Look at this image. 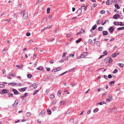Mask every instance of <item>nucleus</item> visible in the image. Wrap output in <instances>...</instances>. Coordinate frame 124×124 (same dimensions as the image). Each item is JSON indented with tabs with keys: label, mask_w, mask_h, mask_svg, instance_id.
Instances as JSON below:
<instances>
[{
	"label": "nucleus",
	"mask_w": 124,
	"mask_h": 124,
	"mask_svg": "<svg viewBox=\"0 0 124 124\" xmlns=\"http://www.w3.org/2000/svg\"><path fill=\"white\" fill-rule=\"evenodd\" d=\"M31 34L30 33L27 32L26 34V35L27 36H29Z\"/></svg>",
	"instance_id": "obj_47"
},
{
	"label": "nucleus",
	"mask_w": 124,
	"mask_h": 124,
	"mask_svg": "<svg viewBox=\"0 0 124 124\" xmlns=\"http://www.w3.org/2000/svg\"><path fill=\"white\" fill-rule=\"evenodd\" d=\"M67 72V71H66L65 72H64L62 73V74L59 75V76H61L62 75H63L64 74H65L66 72Z\"/></svg>",
	"instance_id": "obj_55"
},
{
	"label": "nucleus",
	"mask_w": 124,
	"mask_h": 124,
	"mask_svg": "<svg viewBox=\"0 0 124 124\" xmlns=\"http://www.w3.org/2000/svg\"><path fill=\"white\" fill-rule=\"evenodd\" d=\"M50 8L49 7L48 8L47 10V13L48 14L50 13Z\"/></svg>",
	"instance_id": "obj_28"
},
{
	"label": "nucleus",
	"mask_w": 124,
	"mask_h": 124,
	"mask_svg": "<svg viewBox=\"0 0 124 124\" xmlns=\"http://www.w3.org/2000/svg\"><path fill=\"white\" fill-rule=\"evenodd\" d=\"M38 91H39V90L35 91L33 93V95H35L37 93V92H38Z\"/></svg>",
	"instance_id": "obj_44"
},
{
	"label": "nucleus",
	"mask_w": 124,
	"mask_h": 124,
	"mask_svg": "<svg viewBox=\"0 0 124 124\" xmlns=\"http://www.w3.org/2000/svg\"><path fill=\"white\" fill-rule=\"evenodd\" d=\"M114 24L115 25L118 26L119 24V22H115L114 23Z\"/></svg>",
	"instance_id": "obj_16"
},
{
	"label": "nucleus",
	"mask_w": 124,
	"mask_h": 124,
	"mask_svg": "<svg viewBox=\"0 0 124 124\" xmlns=\"http://www.w3.org/2000/svg\"><path fill=\"white\" fill-rule=\"evenodd\" d=\"M104 78H106V79H108V78H107V76L106 75H104Z\"/></svg>",
	"instance_id": "obj_60"
},
{
	"label": "nucleus",
	"mask_w": 124,
	"mask_h": 124,
	"mask_svg": "<svg viewBox=\"0 0 124 124\" xmlns=\"http://www.w3.org/2000/svg\"><path fill=\"white\" fill-rule=\"evenodd\" d=\"M26 87H24L23 88H21V90L22 91H24L26 90Z\"/></svg>",
	"instance_id": "obj_41"
},
{
	"label": "nucleus",
	"mask_w": 124,
	"mask_h": 124,
	"mask_svg": "<svg viewBox=\"0 0 124 124\" xmlns=\"http://www.w3.org/2000/svg\"><path fill=\"white\" fill-rule=\"evenodd\" d=\"M108 78H111L112 77V75L110 74H109L108 76Z\"/></svg>",
	"instance_id": "obj_50"
},
{
	"label": "nucleus",
	"mask_w": 124,
	"mask_h": 124,
	"mask_svg": "<svg viewBox=\"0 0 124 124\" xmlns=\"http://www.w3.org/2000/svg\"><path fill=\"white\" fill-rule=\"evenodd\" d=\"M36 69L38 70H42L44 69V68L42 66H39L38 68H37Z\"/></svg>",
	"instance_id": "obj_11"
},
{
	"label": "nucleus",
	"mask_w": 124,
	"mask_h": 124,
	"mask_svg": "<svg viewBox=\"0 0 124 124\" xmlns=\"http://www.w3.org/2000/svg\"><path fill=\"white\" fill-rule=\"evenodd\" d=\"M2 93L4 94L7 93H8V91L6 90L3 89L2 91Z\"/></svg>",
	"instance_id": "obj_15"
},
{
	"label": "nucleus",
	"mask_w": 124,
	"mask_h": 124,
	"mask_svg": "<svg viewBox=\"0 0 124 124\" xmlns=\"http://www.w3.org/2000/svg\"><path fill=\"white\" fill-rule=\"evenodd\" d=\"M103 35H107L108 34V32L106 31H102Z\"/></svg>",
	"instance_id": "obj_14"
},
{
	"label": "nucleus",
	"mask_w": 124,
	"mask_h": 124,
	"mask_svg": "<svg viewBox=\"0 0 124 124\" xmlns=\"http://www.w3.org/2000/svg\"><path fill=\"white\" fill-rule=\"evenodd\" d=\"M2 72H3V74H4L5 73V72H6L5 70V69H3L2 70Z\"/></svg>",
	"instance_id": "obj_58"
},
{
	"label": "nucleus",
	"mask_w": 124,
	"mask_h": 124,
	"mask_svg": "<svg viewBox=\"0 0 124 124\" xmlns=\"http://www.w3.org/2000/svg\"><path fill=\"white\" fill-rule=\"evenodd\" d=\"M23 18L24 19H26L28 17V14H23Z\"/></svg>",
	"instance_id": "obj_5"
},
{
	"label": "nucleus",
	"mask_w": 124,
	"mask_h": 124,
	"mask_svg": "<svg viewBox=\"0 0 124 124\" xmlns=\"http://www.w3.org/2000/svg\"><path fill=\"white\" fill-rule=\"evenodd\" d=\"M59 31V29H58V28H57L56 29V30H55V33H56L57 32H58Z\"/></svg>",
	"instance_id": "obj_49"
},
{
	"label": "nucleus",
	"mask_w": 124,
	"mask_h": 124,
	"mask_svg": "<svg viewBox=\"0 0 124 124\" xmlns=\"http://www.w3.org/2000/svg\"><path fill=\"white\" fill-rule=\"evenodd\" d=\"M8 96L9 97H13V94L12 93H9L8 94Z\"/></svg>",
	"instance_id": "obj_26"
},
{
	"label": "nucleus",
	"mask_w": 124,
	"mask_h": 124,
	"mask_svg": "<svg viewBox=\"0 0 124 124\" xmlns=\"http://www.w3.org/2000/svg\"><path fill=\"white\" fill-rule=\"evenodd\" d=\"M82 13L81 10L80 9H78L77 12V13L78 14H80Z\"/></svg>",
	"instance_id": "obj_13"
},
{
	"label": "nucleus",
	"mask_w": 124,
	"mask_h": 124,
	"mask_svg": "<svg viewBox=\"0 0 124 124\" xmlns=\"http://www.w3.org/2000/svg\"><path fill=\"white\" fill-rule=\"evenodd\" d=\"M82 40L81 39V38H80L79 39H78V40H77L76 41V42L78 43L79 42H80Z\"/></svg>",
	"instance_id": "obj_21"
},
{
	"label": "nucleus",
	"mask_w": 124,
	"mask_h": 124,
	"mask_svg": "<svg viewBox=\"0 0 124 124\" xmlns=\"http://www.w3.org/2000/svg\"><path fill=\"white\" fill-rule=\"evenodd\" d=\"M67 54V53H64L63 55L62 56V57H65V55Z\"/></svg>",
	"instance_id": "obj_48"
},
{
	"label": "nucleus",
	"mask_w": 124,
	"mask_h": 124,
	"mask_svg": "<svg viewBox=\"0 0 124 124\" xmlns=\"http://www.w3.org/2000/svg\"><path fill=\"white\" fill-rule=\"evenodd\" d=\"M23 67V66L22 65H19L18 67V68L20 69H21Z\"/></svg>",
	"instance_id": "obj_38"
},
{
	"label": "nucleus",
	"mask_w": 124,
	"mask_h": 124,
	"mask_svg": "<svg viewBox=\"0 0 124 124\" xmlns=\"http://www.w3.org/2000/svg\"><path fill=\"white\" fill-rule=\"evenodd\" d=\"M27 77L29 78H31L32 77V75L31 74H28L27 75Z\"/></svg>",
	"instance_id": "obj_39"
},
{
	"label": "nucleus",
	"mask_w": 124,
	"mask_h": 124,
	"mask_svg": "<svg viewBox=\"0 0 124 124\" xmlns=\"http://www.w3.org/2000/svg\"><path fill=\"white\" fill-rule=\"evenodd\" d=\"M108 98L110 99V100H112V96L111 94L109 95L108 97Z\"/></svg>",
	"instance_id": "obj_24"
},
{
	"label": "nucleus",
	"mask_w": 124,
	"mask_h": 124,
	"mask_svg": "<svg viewBox=\"0 0 124 124\" xmlns=\"http://www.w3.org/2000/svg\"><path fill=\"white\" fill-rule=\"evenodd\" d=\"M106 20H104L102 22V25H103L105 24L106 22Z\"/></svg>",
	"instance_id": "obj_23"
},
{
	"label": "nucleus",
	"mask_w": 124,
	"mask_h": 124,
	"mask_svg": "<svg viewBox=\"0 0 124 124\" xmlns=\"http://www.w3.org/2000/svg\"><path fill=\"white\" fill-rule=\"evenodd\" d=\"M114 30V28L113 27H110L109 29V31L110 33L112 32Z\"/></svg>",
	"instance_id": "obj_12"
},
{
	"label": "nucleus",
	"mask_w": 124,
	"mask_h": 124,
	"mask_svg": "<svg viewBox=\"0 0 124 124\" xmlns=\"http://www.w3.org/2000/svg\"><path fill=\"white\" fill-rule=\"evenodd\" d=\"M105 13V11L104 10H102L100 11V13L101 14H104Z\"/></svg>",
	"instance_id": "obj_42"
},
{
	"label": "nucleus",
	"mask_w": 124,
	"mask_h": 124,
	"mask_svg": "<svg viewBox=\"0 0 124 124\" xmlns=\"http://www.w3.org/2000/svg\"><path fill=\"white\" fill-rule=\"evenodd\" d=\"M46 70L47 71H49L50 70V69L49 68H46Z\"/></svg>",
	"instance_id": "obj_59"
},
{
	"label": "nucleus",
	"mask_w": 124,
	"mask_h": 124,
	"mask_svg": "<svg viewBox=\"0 0 124 124\" xmlns=\"http://www.w3.org/2000/svg\"><path fill=\"white\" fill-rule=\"evenodd\" d=\"M98 110H99L97 108H95V109H94L93 110V112L94 113H95L96 112L98 111Z\"/></svg>",
	"instance_id": "obj_34"
},
{
	"label": "nucleus",
	"mask_w": 124,
	"mask_h": 124,
	"mask_svg": "<svg viewBox=\"0 0 124 124\" xmlns=\"http://www.w3.org/2000/svg\"><path fill=\"white\" fill-rule=\"evenodd\" d=\"M12 90L15 94L17 95L19 94L18 91L16 90L15 89H12Z\"/></svg>",
	"instance_id": "obj_6"
},
{
	"label": "nucleus",
	"mask_w": 124,
	"mask_h": 124,
	"mask_svg": "<svg viewBox=\"0 0 124 124\" xmlns=\"http://www.w3.org/2000/svg\"><path fill=\"white\" fill-rule=\"evenodd\" d=\"M115 7L117 9H119L120 8V7L119 6L118 4H116L115 5Z\"/></svg>",
	"instance_id": "obj_37"
},
{
	"label": "nucleus",
	"mask_w": 124,
	"mask_h": 124,
	"mask_svg": "<svg viewBox=\"0 0 124 124\" xmlns=\"http://www.w3.org/2000/svg\"><path fill=\"white\" fill-rule=\"evenodd\" d=\"M75 70V68H73L71 69H70V70H69V72H71L72 71H73V70Z\"/></svg>",
	"instance_id": "obj_40"
},
{
	"label": "nucleus",
	"mask_w": 124,
	"mask_h": 124,
	"mask_svg": "<svg viewBox=\"0 0 124 124\" xmlns=\"http://www.w3.org/2000/svg\"><path fill=\"white\" fill-rule=\"evenodd\" d=\"M115 82L114 81H110L109 82V83L111 85H113Z\"/></svg>",
	"instance_id": "obj_18"
},
{
	"label": "nucleus",
	"mask_w": 124,
	"mask_h": 124,
	"mask_svg": "<svg viewBox=\"0 0 124 124\" xmlns=\"http://www.w3.org/2000/svg\"><path fill=\"white\" fill-rule=\"evenodd\" d=\"M119 65L120 66L121 68H123L124 66V65L122 63H119Z\"/></svg>",
	"instance_id": "obj_33"
},
{
	"label": "nucleus",
	"mask_w": 124,
	"mask_h": 124,
	"mask_svg": "<svg viewBox=\"0 0 124 124\" xmlns=\"http://www.w3.org/2000/svg\"><path fill=\"white\" fill-rule=\"evenodd\" d=\"M5 85H4L0 84V87H4Z\"/></svg>",
	"instance_id": "obj_51"
},
{
	"label": "nucleus",
	"mask_w": 124,
	"mask_h": 124,
	"mask_svg": "<svg viewBox=\"0 0 124 124\" xmlns=\"http://www.w3.org/2000/svg\"><path fill=\"white\" fill-rule=\"evenodd\" d=\"M104 60L106 62H108L110 63L112 62L113 60L111 58L109 57H107Z\"/></svg>",
	"instance_id": "obj_2"
},
{
	"label": "nucleus",
	"mask_w": 124,
	"mask_h": 124,
	"mask_svg": "<svg viewBox=\"0 0 124 124\" xmlns=\"http://www.w3.org/2000/svg\"><path fill=\"white\" fill-rule=\"evenodd\" d=\"M124 29V27H119L117 29V30L118 31H119L120 30Z\"/></svg>",
	"instance_id": "obj_27"
},
{
	"label": "nucleus",
	"mask_w": 124,
	"mask_h": 124,
	"mask_svg": "<svg viewBox=\"0 0 124 124\" xmlns=\"http://www.w3.org/2000/svg\"><path fill=\"white\" fill-rule=\"evenodd\" d=\"M104 102L103 101H102V102H100L96 104V105H102L103 104H104Z\"/></svg>",
	"instance_id": "obj_19"
},
{
	"label": "nucleus",
	"mask_w": 124,
	"mask_h": 124,
	"mask_svg": "<svg viewBox=\"0 0 124 124\" xmlns=\"http://www.w3.org/2000/svg\"><path fill=\"white\" fill-rule=\"evenodd\" d=\"M113 0H108L106 2V4L108 5H110L113 3Z\"/></svg>",
	"instance_id": "obj_4"
},
{
	"label": "nucleus",
	"mask_w": 124,
	"mask_h": 124,
	"mask_svg": "<svg viewBox=\"0 0 124 124\" xmlns=\"http://www.w3.org/2000/svg\"><path fill=\"white\" fill-rule=\"evenodd\" d=\"M62 68L60 67H58L57 68L55 69V70H56L57 71H58L61 70Z\"/></svg>",
	"instance_id": "obj_22"
},
{
	"label": "nucleus",
	"mask_w": 124,
	"mask_h": 124,
	"mask_svg": "<svg viewBox=\"0 0 124 124\" xmlns=\"http://www.w3.org/2000/svg\"><path fill=\"white\" fill-rule=\"evenodd\" d=\"M96 6H97V5L96 3L94 4H93V7H95Z\"/></svg>",
	"instance_id": "obj_63"
},
{
	"label": "nucleus",
	"mask_w": 124,
	"mask_h": 124,
	"mask_svg": "<svg viewBox=\"0 0 124 124\" xmlns=\"http://www.w3.org/2000/svg\"><path fill=\"white\" fill-rule=\"evenodd\" d=\"M103 27H100L98 28V30L100 31H101L102 30V28Z\"/></svg>",
	"instance_id": "obj_43"
},
{
	"label": "nucleus",
	"mask_w": 124,
	"mask_h": 124,
	"mask_svg": "<svg viewBox=\"0 0 124 124\" xmlns=\"http://www.w3.org/2000/svg\"><path fill=\"white\" fill-rule=\"evenodd\" d=\"M54 97V96L53 94H51L50 95V98L51 99H53Z\"/></svg>",
	"instance_id": "obj_32"
},
{
	"label": "nucleus",
	"mask_w": 124,
	"mask_h": 124,
	"mask_svg": "<svg viewBox=\"0 0 124 124\" xmlns=\"http://www.w3.org/2000/svg\"><path fill=\"white\" fill-rule=\"evenodd\" d=\"M52 72H56V70H55V69L54 70H51Z\"/></svg>",
	"instance_id": "obj_61"
},
{
	"label": "nucleus",
	"mask_w": 124,
	"mask_h": 124,
	"mask_svg": "<svg viewBox=\"0 0 124 124\" xmlns=\"http://www.w3.org/2000/svg\"><path fill=\"white\" fill-rule=\"evenodd\" d=\"M49 91V89H46V91H45L46 93H48Z\"/></svg>",
	"instance_id": "obj_57"
},
{
	"label": "nucleus",
	"mask_w": 124,
	"mask_h": 124,
	"mask_svg": "<svg viewBox=\"0 0 124 124\" xmlns=\"http://www.w3.org/2000/svg\"><path fill=\"white\" fill-rule=\"evenodd\" d=\"M47 112L48 114H51V112L50 110H47Z\"/></svg>",
	"instance_id": "obj_54"
},
{
	"label": "nucleus",
	"mask_w": 124,
	"mask_h": 124,
	"mask_svg": "<svg viewBox=\"0 0 124 124\" xmlns=\"http://www.w3.org/2000/svg\"><path fill=\"white\" fill-rule=\"evenodd\" d=\"M25 11V10H23L20 13L21 14H22L23 13H24Z\"/></svg>",
	"instance_id": "obj_52"
},
{
	"label": "nucleus",
	"mask_w": 124,
	"mask_h": 124,
	"mask_svg": "<svg viewBox=\"0 0 124 124\" xmlns=\"http://www.w3.org/2000/svg\"><path fill=\"white\" fill-rule=\"evenodd\" d=\"M40 114L43 116V115H44L45 114V112L44 111H42L40 112Z\"/></svg>",
	"instance_id": "obj_53"
},
{
	"label": "nucleus",
	"mask_w": 124,
	"mask_h": 124,
	"mask_svg": "<svg viewBox=\"0 0 124 124\" xmlns=\"http://www.w3.org/2000/svg\"><path fill=\"white\" fill-rule=\"evenodd\" d=\"M88 43L90 44L92 43H93V41L91 39H89L88 41Z\"/></svg>",
	"instance_id": "obj_29"
},
{
	"label": "nucleus",
	"mask_w": 124,
	"mask_h": 124,
	"mask_svg": "<svg viewBox=\"0 0 124 124\" xmlns=\"http://www.w3.org/2000/svg\"><path fill=\"white\" fill-rule=\"evenodd\" d=\"M49 62L51 64L53 63L54 62V61L53 60Z\"/></svg>",
	"instance_id": "obj_62"
},
{
	"label": "nucleus",
	"mask_w": 124,
	"mask_h": 124,
	"mask_svg": "<svg viewBox=\"0 0 124 124\" xmlns=\"http://www.w3.org/2000/svg\"><path fill=\"white\" fill-rule=\"evenodd\" d=\"M97 27V25L96 24H95L92 27L91 29L90 30V31H92L95 30Z\"/></svg>",
	"instance_id": "obj_9"
},
{
	"label": "nucleus",
	"mask_w": 124,
	"mask_h": 124,
	"mask_svg": "<svg viewBox=\"0 0 124 124\" xmlns=\"http://www.w3.org/2000/svg\"><path fill=\"white\" fill-rule=\"evenodd\" d=\"M38 86V85L36 84L33 83L30 86V87L31 89H35L37 88Z\"/></svg>",
	"instance_id": "obj_1"
},
{
	"label": "nucleus",
	"mask_w": 124,
	"mask_h": 124,
	"mask_svg": "<svg viewBox=\"0 0 124 124\" xmlns=\"http://www.w3.org/2000/svg\"><path fill=\"white\" fill-rule=\"evenodd\" d=\"M96 22L97 23V25L100 24V20L99 19H98L96 21Z\"/></svg>",
	"instance_id": "obj_35"
},
{
	"label": "nucleus",
	"mask_w": 124,
	"mask_h": 124,
	"mask_svg": "<svg viewBox=\"0 0 124 124\" xmlns=\"http://www.w3.org/2000/svg\"><path fill=\"white\" fill-rule=\"evenodd\" d=\"M120 16L118 14H116L113 16V18L114 19H116L119 17Z\"/></svg>",
	"instance_id": "obj_7"
},
{
	"label": "nucleus",
	"mask_w": 124,
	"mask_h": 124,
	"mask_svg": "<svg viewBox=\"0 0 124 124\" xmlns=\"http://www.w3.org/2000/svg\"><path fill=\"white\" fill-rule=\"evenodd\" d=\"M61 92L60 90L58 91L57 93V94L58 95L59 97H60L61 96Z\"/></svg>",
	"instance_id": "obj_25"
},
{
	"label": "nucleus",
	"mask_w": 124,
	"mask_h": 124,
	"mask_svg": "<svg viewBox=\"0 0 124 124\" xmlns=\"http://www.w3.org/2000/svg\"><path fill=\"white\" fill-rule=\"evenodd\" d=\"M8 84L9 85H10L13 86H14V85H17H17L18 86L19 85V84H16V83H8Z\"/></svg>",
	"instance_id": "obj_8"
},
{
	"label": "nucleus",
	"mask_w": 124,
	"mask_h": 124,
	"mask_svg": "<svg viewBox=\"0 0 124 124\" xmlns=\"http://www.w3.org/2000/svg\"><path fill=\"white\" fill-rule=\"evenodd\" d=\"M119 54V53H116L115 54H112V55L111 56L112 57H113L115 58V57H116L117 56V55Z\"/></svg>",
	"instance_id": "obj_10"
},
{
	"label": "nucleus",
	"mask_w": 124,
	"mask_h": 124,
	"mask_svg": "<svg viewBox=\"0 0 124 124\" xmlns=\"http://www.w3.org/2000/svg\"><path fill=\"white\" fill-rule=\"evenodd\" d=\"M43 0H37L36 2V4L40 3V2L42 1Z\"/></svg>",
	"instance_id": "obj_31"
},
{
	"label": "nucleus",
	"mask_w": 124,
	"mask_h": 124,
	"mask_svg": "<svg viewBox=\"0 0 124 124\" xmlns=\"http://www.w3.org/2000/svg\"><path fill=\"white\" fill-rule=\"evenodd\" d=\"M81 57L82 58L85 57V55L84 54H82L81 56Z\"/></svg>",
	"instance_id": "obj_56"
},
{
	"label": "nucleus",
	"mask_w": 124,
	"mask_h": 124,
	"mask_svg": "<svg viewBox=\"0 0 124 124\" xmlns=\"http://www.w3.org/2000/svg\"><path fill=\"white\" fill-rule=\"evenodd\" d=\"M7 51V49H4L3 52V53L4 54H6Z\"/></svg>",
	"instance_id": "obj_30"
},
{
	"label": "nucleus",
	"mask_w": 124,
	"mask_h": 124,
	"mask_svg": "<svg viewBox=\"0 0 124 124\" xmlns=\"http://www.w3.org/2000/svg\"><path fill=\"white\" fill-rule=\"evenodd\" d=\"M117 71H118L116 69H115L113 71V73H115L117 72Z\"/></svg>",
	"instance_id": "obj_45"
},
{
	"label": "nucleus",
	"mask_w": 124,
	"mask_h": 124,
	"mask_svg": "<svg viewBox=\"0 0 124 124\" xmlns=\"http://www.w3.org/2000/svg\"><path fill=\"white\" fill-rule=\"evenodd\" d=\"M65 103L63 101H60V104L61 105L62 104H64Z\"/></svg>",
	"instance_id": "obj_46"
},
{
	"label": "nucleus",
	"mask_w": 124,
	"mask_h": 124,
	"mask_svg": "<svg viewBox=\"0 0 124 124\" xmlns=\"http://www.w3.org/2000/svg\"><path fill=\"white\" fill-rule=\"evenodd\" d=\"M31 115V113H30V112H28L26 114V115L28 116H30Z\"/></svg>",
	"instance_id": "obj_36"
},
{
	"label": "nucleus",
	"mask_w": 124,
	"mask_h": 124,
	"mask_svg": "<svg viewBox=\"0 0 124 124\" xmlns=\"http://www.w3.org/2000/svg\"><path fill=\"white\" fill-rule=\"evenodd\" d=\"M87 8V7H85L84 6H82L81 7V8L82 9H84V10L85 11Z\"/></svg>",
	"instance_id": "obj_17"
},
{
	"label": "nucleus",
	"mask_w": 124,
	"mask_h": 124,
	"mask_svg": "<svg viewBox=\"0 0 124 124\" xmlns=\"http://www.w3.org/2000/svg\"><path fill=\"white\" fill-rule=\"evenodd\" d=\"M85 32V30L83 28H82L80 30V33L82 34H84Z\"/></svg>",
	"instance_id": "obj_20"
},
{
	"label": "nucleus",
	"mask_w": 124,
	"mask_h": 124,
	"mask_svg": "<svg viewBox=\"0 0 124 124\" xmlns=\"http://www.w3.org/2000/svg\"><path fill=\"white\" fill-rule=\"evenodd\" d=\"M28 95V94L27 93H25L24 94V96L26 97Z\"/></svg>",
	"instance_id": "obj_64"
},
{
	"label": "nucleus",
	"mask_w": 124,
	"mask_h": 124,
	"mask_svg": "<svg viewBox=\"0 0 124 124\" xmlns=\"http://www.w3.org/2000/svg\"><path fill=\"white\" fill-rule=\"evenodd\" d=\"M18 101L17 100H16L14 104L12 105V106L13 107H16L17 105L18 104Z\"/></svg>",
	"instance_id": "obj_3"
}]
</instances>
